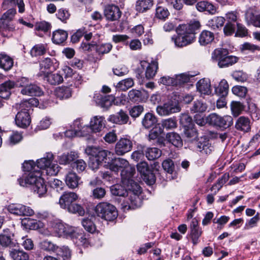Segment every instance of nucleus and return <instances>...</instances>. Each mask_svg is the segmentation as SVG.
Returning a JSON list of instances; mask_svg holds the SVG:
<instances>
[{"mask_svg": "<svg viewBox=\"0 0 260 260\" xmlns=\"http://www.w3.org/2000/svg\"><path fill=\"white\" fill-rule=\"evenodd\" d=\"M24 173L17 179L21 186H32V189L39 197H44L47 191V185L41 177L42 171L35 167L34 161H25L22 164Z\"/></svg>", "mask_w": 260, "mask_h": 260, "instance_id": "obj_1", "label": "nucleus"}, {"mask_svg": "<svg viewBox=\"0 0 260 260\" xmlns=\"http://www.w3.org/2000/svg\"><path fill=\"white\" fill-rule=\"evenodd\" d=\"M109 168L115 173L121 172V182L126 184L129 189L135 191L136 194L140 192V185L133 179L135 168L130 166L127 160L122 158H115L110 164Z\"/></svg>", "mask_w": 260, "mask_h": 260, "instance_id": "obj_2", "label": "nucleus"}, {"mask_svg": "<svg viewBox=\"0 0 260 260\" xmlns=\"http://www.w3.org/2000/svg\"><path fill=\"white\" fill-rule=\"evenodd\" d=\"M176 31L177 35L172 36L171 39L176 47L181 48L192 43L195 39V20L179 24Z\"/></svg>", "mask_w": 260, "mask_h": 260, "instance_id": "obj_3", "label": "nucleus"}, {"mask_svg": "<svg viewBox=\"0 0 260 260\" xmlns=\"http://www.w3.org/2000/svg\"><path fill=\"white\" fill-rule=\"evenodd\" d=\"M122 183L124 186H125L126 188L118 184L113 185L110 188L111 193L115 196H128L129 201V203H128V207L129 209H134L140 207L141 206L142 202L139 197V195L142 192L141 187L140 186V192L136 194L135 191L129 189L126 184H124L122 182Z\"/></svg>", "mask_w": 260, "mask_h": 260, "instance_id": "obj_4", "label": "nucleus"}, {"mask_svg": "<svg viewBox=\"0 0 260 260\" xmlns=\"http://www.w3.org/2000/svg\"><path fill=\"white\" fill-rule=\"evenodd\" d=\"M38 103L39 101L37 99L30 98L19 104V109L20 111L17 113L15 119L16 124L18 126L24 128L30 124L31 118L29 111L31 106H37Z\"/></svg>", "mask_w": 260, "mask_h": 260, "instance_id": "obj_5", "label": "nucleus"}, {"mask_svg": "<svg viewBox=\"0 0 260 260\" xmlns=\"http://www.w3.org/2000/svg\"><path fill=\"white\" fill-rule=\"evenodd\" d=\"M85 153L91 156L89 167L94 170L99 169L100 166L107 159L108 154L110 152L99 147L88 146L85 149Z\"/></svg>", "mask_w": 260, "mask_h": 260, "instance_id": "obj_6", "label": "nucleus"}, {"mask_svg": "<svg viewBox=\"0 0 260 260\" xmlns=\"http://www.w3.org/2000/svg\"><path fill=\"white\" fill-rule=\"evenodd\" d=\"M229 51L226 49H216L212 53V57L218 61L220 68L232 66L238 61L239 58L235 56L228 55Z\"/></svg>", "mask_w": 260, "mask_h": 260, "instance_id": "obj_7", "label": "nucleus"}, {"mask_svg": "<svg viewBox=\"0 0 260 260\" xmlns=\"http://www.w3.org/2000/svg\"><path fill=\"white\" fill-rule=\"evenodd\" d=\"M95 211L97 215L107 221H113L118 216L116 208L108 202H101L95 207Z\"/></svg>", "mask_w": 260, "mask_h": 260, "instance_id": "obj_8", "label": "nucleus"}, {"mask_svg": "<svg viewBox=\"0 0 260 260\" xmlns=\"http://www.w3.org/2000/svg\"><path fill=\"white\" fill-rule=\"evenodd\" d=\"M195 75H190L188 73H184L176 75L175 77H162L160 79L161 83L166 85L181 86L184 84L191 82L190 78Z\"/></svg>", "mask_w": 260, "mask_h": 260, "instance_id": "obj_9", "label": "nucleus"}, {"mask_svg": "<svg viewBox=\"0 0 260 260\" xmlns=\"http://www.w3.org/2000/svg\"><path fill=\"white\" fill-rule=\"evenodd\" d=\"M209 124L219 127L220 128H227L233 123V119L230 115L221 116L216 113H212L208 116Z\"/></svg>", "mask_w": 260, "mask_h": 260, "instance_id": "obj_10", "label": "nucleus"}, {"mask_svg": "<svg viewBox=\"0 0 260 260\" xmlns=\"http://www.w3.org/2000/svg\"><path fill=\"white\" fill-rule=\"evenodd\" d=\"M156 110L159 115L164 116L179 112L180 107L178 101L169 100L162 105L158 106Z\"/></svg>", "mask_w": 260, "mask_h": 260, "instance_id": "obj_11", "label": "nucleus"}, {"mask_svg": "<svg viewBox=\"0 0 260 260\" xmlns=\"http://www.w3.org/2000/svg\"><path fill=\"white\" fill-rule=\"evenodd\" d=\"M80 47L84 51L91 52L95 51L99 54H104L108 53L112 49V45L110 43L98 45L94 43L82 42Z\"/></svg>", "mask_w": 260, "mask_h": 260, "instance_id": "obj_12", "label": "nucleus"}, {"mask_svg": "<svg viewBox=\"0 0 260 260\" xmlns=\"http://www.w3.org/2000/svg\"><path fill=\"white\" fill-rule=\"evenodd\" d=\"M180 123L184 128V133L186 138L192 139L195 135V129L192 118L188 114H182Z\"/></svg>", "mask_w": 260, "mask_h": 260, "instance_id": "obj_13", "label": "nucleus"}, {"mask_svg": "<svg viewBox=\"0 0 260 260\" xmlns=\"http://www.w3.org/2000/svg\"><path fill=\"white\" fill-rule=\"evenodd\" d=\"M133 146V141L130 138H121L115 144V153L117 155H123L132 150Z\"/></svg>", "mask_w": 260, "mask_h": 260, "instance_id": "obj_14", "label": "nucleus"}, {"mask_svg": "<svg viewBox=\"0 0 260 260\" xmlns=\"http://www.w3.org/2000/svg\"><path fill=\"white\" fill-rule=\"evenodd\" d=\"M7 209L11 214L19 216H30L34 214V211L30 207L20 204H11Z\"/></svg>", "mask_w": 260, "mask_h": 260, "instance_id": "obj_15", "label": "nucleus"}, {"mask_svg": "<svg viewBox=\"0 0 260 260\" xmlns=\"http://www.w3.org/2000/svg\"><path fill=\"white\" fill-rule=\"evenodd\" d=\"M104 13L106 19L110 21L118 20L122 14L119 7L114 4L106 6Z\"/></svg>", "mask_w": 260, "mask_h": 260, "instance_id": "obj_16", "label": "nucleus"}, {"mask_svg": "<svg viewBox=\"0 0 260 260\" xmlns=\"http://www.w3.org/2000/svg\"><path fill=\"white\" fill-rule=\"evenodd\" d=\"M59 66V62L55 58L47 57L42 60L40 62V75H45L49 71L56 70Z\"/></svg>", "mask_w": 260, "mask_h": 260, "instance_id": "obj_17", "label": "nucleus"}, {"mask_svg": "<svg viewBox=\"0 0 260 260\" xmlns=\"http://www.w3.org/2000/svg\"><path fill=\"white\" fill-rule=\"evenodd\" d=\"M137 170L143 177V179L147 181L149 184H153L155 181L154 174L149 169L147 163L142 161L137 164Z\"/></svg>", "mask_w": 260, "mask_h": 260, "instance_id": "obj_18", "label": "nucleus"}, {"mask_svg": "<svg viewBox=\"0 0 260 260\" xmlns=\"http://www.w3.org/2000/svg\"><path fill=\"white\" fill-rule=\"evenodd\" d=\"M14 234L9 229H6L0 234V245L4 247H15L17 243L14 238Z\"/></svg>", "mask_w": 260, "mask_h": 260, "instance_id": "obj_19", "label": "nucleus"}, {"mask_svg": "<svg viewBox=\"0 0 260 260\" xmlns=\"http://www.w3.org/2000/svg\"><path fill=\"white\" fill-rule=\"evenodd\" d=\"M108 120L113 123L117 124H125L127 123H131L129 122V116L125 112L122 110H120L115 114L111 115L108 118Z\"/></svg>", "mask_w": 260, "mask_h": 260, "instance_id": "obj_20", "label": "nucleus"}, {"mask_svg": "<svg viewBox=\"0 0 260 260\" xmlns=\"http://www.w3.org/2000/svg\"><path fill=\"white\" fill-rule=\"evenodd\" d=\"M77 195L73 192H65L60 197L59 204L64 209L68 208L77 200Z\"/></svg>", "mask_w": 260, "mask_h": 260, "instance_id": "obj_21", "label": "nucleus"}, {"mask_svg": "<svg viewBox=\"0 0 260 260\" xmlns=\"http://www.w3.org/2000/svg\"><path fill=\"white\" fill-rule=\"evenodd\" d=\"M16 87L15 82L10 80L6 81L0 85V97L7 99L11 94V90Z\"/></svg>", "mask_w": 260, "mask_h": 260, "instance_id": "obj_22", "label": "nucleus"}, {"mask_svg": "<svg viewBox=\"0 0 260 260\" xmlns=\"http://www.w3.org/2000/svg\"><path fill=\"white\" fill-rule=\"evenodd\" d=\"M106 125V120L103 116H95L92 118L90 121L89 128L93 133L101 132Z\"/></svg>", "mask_w": 260, "mask_h": 260, "instance_id": "obj_23", "label": "nucleus"}, {"mask_svg": "<svg viewBox=\"0 0 260 260\" xmlns=\"http://www.w3.org/2000/svg\"><path fill=\"white\" fill-rule=\"evenodd\" d=\"M140 64L143 69L146 68L145 72V76L146 78H153V77L155 75L158 69L157 62L152 61L151 63H148L146 61L143 60L141 61Z\"/></svg>", "mask_w": 260, "mask_h": 260, "instance_id": "obj_24", "label": "nucleus"}, {"mask_svg": "<svg viewBox=\"0 0 260 260\" xmlns=\"http://www.w3.org/2000/svg\"><path fill=\"white\" fill-rule=\"evenodd\" d=\"M196 89L201 95H209L211 92L210 80L202 78L196 83Z\"/></svg>", "mask_w": 260, "mask_h": 260, "instance_id": "obj_25", "label": "nucleus"}, {"mask_svg": "<svg viewBox=\"0 0 260 260\" xmlns=\"http://www.w3.org/2000/svg\"><path fill=\"white\" fill-rule=\"evenodd\" d=\"M16 30V26L13 21H0V34L4 37H10Z\"/></svg>", "mask_w": 260, "mask_h": 260, "instance_id": "obj_26", "label": "nucleus"}, {"mask_svg": "<svg viewBox=\"0 0 260 260\" xmlns=\"http://www.w3.org/2000/svg\"><path fill=\"white\" fill-rule=\"evenodd\" d=\"M235 128L237 130L243 133L249 132L251 129L250 119L247 117L240 116L236 122Z\"/></svg>", "mask_w": 260, "mask_h": 260, "instance_id": "obj_27", "label": "nucleus"}, {"mask_svg": "<svg viewBox=\"0 0 260 260\" xmlns=\"http://www.w3.org/2000/svg\"><path fill=\"white\" fill-rule=\"evenodd\" d=\"M14 64L13 59L4 52L0 53V68L5 71L10 70Z\"/></svg>", "mask_w": 260, "mask_h": 260, "instance_id": "obj_28", "label": "nucleus"}, {"mask_svg": "<svg viewBox=\"0 0 260 260\" xmlns=\"http://www.w3.org/2000/svg\"><path fill=\"white\" fill-rule=\"evenodd\" d=\"M21 93L29 96H40L43 93L40 87L31 83L26 87L22 88Z\"/></svg>", "mask_w": 260, "mask_h": 260, "instance_id": "obj_29", "label": "nucleus"}, {"mask_svg": "<svg viewBox=\"0 0 260 260\" xmlns=\"http://www.w3.org/2000/svg\"><path fill=\"white\" fill-rule=\"evenodd\" d=\"M66 183L67 186L71 189H74L80 184V178L73 172H69L66 176Z\"/></svg>", "mask_w": 260, "mask_h": 260, "instance_id": "obj_30", "label": "nucleus"}, {"mask_svg": "<svg viewBox=\"0 0 260 260\" xmlns=\"http://www.w3.org/2000/svg\"><path fill=\"white\" fill-rule=\"evenodd\" d=\"M54 159V156L51 153H47L46 156L41 158L37 161V164H35L36 168L40 170H46L47 167L51 165V161Z\"/></svg>", "mask_w": 260, "mask_h": 260, "instance_id": "obj_31", "label": "nucleus"}, {"mask_svg": "<svg viewBox=\"0 0 260 260\" xmlns=\"http://www.w3.org/2000/svg\"><path fill=\"white\" fill-rule=\"evenodd\" d=\"M196 8L200 12L207 11L212 15L215 14L217 12L216 7L207 1L198 2L196 5Z\"/></svg>", "mask_w": 260, "mask_h": 260, "instance_id": "obj_32", "label": "nucleus"}, {"mask_svg": "<svg viewBox=\"0 0 260 260\" xmlns=\"http://www.w3.org/2000/svg\"><path fill=\"white\" fill-rule=\"evenodd\" d=\"M129 100L134 103L141 102L146 100L148 96H146L144 93L139 90L133 89L128 93Z\"/></svg>", "mask_w": 260, "mask_h": 260, "instance_id": "obj_33", "label": "nucleus"}, {"mask_svg": "<svg viewBox=\"0 0 260 260\" xmlns=\"http://www.w3.org/2000/svg\"><path fill=\"white\" fill-rule=\"evenodd\" d=\"M157 122L156 116L153 114L148 112L142 119V124L145 128L149 129L155 126Z\"/></svg>", "mask_w": 260, "mask_h": 260, "instance_id": "obj_34", "label": "nucleus"}, {"mask_svg": "<svg viewBox=\"0 0 260 260\" xmlns=\"http://www.w3.org/2000/svg\"><path fill=\"white\" fill-rule=\"evenodd\" d=\"M68 32L63 30L58 29L53 32L52 40L53 43L56 44H61L67 39Z\"/></svg>", "mask_w": 260, "mask_h": 260, "instance_id": "obj_35", "label": "nucleus"}, {"mask_svg": "<svg viewBox=\"0 0 260 260\" xmlns=\"http://www.w3.org/2000/svg\"><path fill=\"white\" fill-rule=\"evenodd\" d=\"M166 139L176 147H181L183 145L182 140L179 134L175 132L168 133L166 135Z\"/></svg>", "mask_w": 260, "mask_h": 260, "instance_id": "obj_36", "label": "nucleus"}, {"mask_svg": "<svg viewBox=\"0 0 260 260\" xmlns=\"http://www.w3.org/2000/svg\"><path fill=\"white\" fill-rule=\"evenodd\" d=\"M79 156L75 151H71L67 154H63L60 156L59 161L60 164L66 165L76 160Z\"/></svg>", "mask_w": 260, "mask_h": 260, "instance_id": "obj_37", "label": "nucleus"}, {"mask_svg": "<svg viewBox=\"0 0 260 260\" xmlns=\"http://www.w3.org/2000/svg\"><path fill=\"white\" fill-rule=\"evenodd\" d=\"M215 92L219 96H226L229 92V84L225 79L219 83L218 86L215 87Z\"/></svg>", "mask_w": 260, "mask_h": 260, "instance_id": "obj_38", "label": "nucleus"}, {"mask_svg": "<svg viewBox=\"0 0 260 260\" xmlns=\"http://www.w3.org/2000/svg\"><path fill=\"white\" fill-rule=\"evenodd\" d=\"M44 75V79L51 85H57L63 82V77L59 73L46 74Z\"/></svg>", "mask_w": 260, "mask_h": 260, "instance_id": "obj_39", "label": "nucleus"}, {"mask_svg": "<svg viewBox=\"0 0 260 260\" xmlns=\"http://www.w3.org/2000/svg\"><path fill=\"white\" fill-rule=\"evenodd\" d=\"M10 256L13 260H28V253L23 250L13 249L10 251Z\"/></svg>", "mask_w": 260, "mask_h": 260, "instance_id": "obj_40", "label": "nucleus"}, {"mask_svg": "<svg viewBox=\"0 0 260 260\" xmlns=\"http://www.w3.org/2000/svg\"><path fill=\"white\" fill-rule=\"evenodd\" d=\"M153 5L152 0H138L136 4V10L143 13L150 9Z\"/></svg>", "mask_w": 260, "mask_h": 260, "instance_id": "obj_41", "label": "nucleus"}, {"mask_svg": "<svg viewBox=\"0 0 260 260\" xmlns=\"http://www.w3.org/2000/svg\"><path fill=\"white\" fill-rule=\"evenodd\" d=\"M47 50V45L44 44H39L35 45L30 50V55L31 56H38L43 55L46 52Z\"/></svg>", "mask_w": 260, "mask_h": 260, "instance_id": "obj_42", "label": "nucleus"}, {"mask_svg": "<svg viewBox=\"0 0 260 260\" xmlns=\"http://www.w3.org/2000/svg\"><path fill=\"white\" fill-rule=\"evenodd\" d=\"M214 39V35L212 32L205 30L201 34L199 42L202 45H206L211 43Z\"/></svg>", "mask_w": 260, "mask_h": 260, "instance_id": "obj_43", "label": "nucleus"}, {"mask_svg": "<svg viewBox=\"0 0 260 260\" xmlns=\"http://www.w3.org/2000/svg\"><path fill=\"white\" fill-rule=\"evenodd\" d=\"M56 95L60 100L67 99L72 95L71 89L69 87H59L55 91Z\"/></svg>", "mask_w": 260, "mask_h": 260, "instance_id": "obj_44", "label": "nucleus"}, {"mask_svg": "<svg viewBox=\"0 0 260 260\" xmlns=\"http://www.w3.org/2000/svg\"><path fill=\"white\" fill-rule=\"evenodd\" d=\"M161 151L157 148H148L145 151V155L148 160H153L161 155Z\"/></svg>", "mask_w": 260, "mask_h": 260, "instance_id": "obj_45", "label": "nucleus"}, {"mask_svg": "<svg viewBox=\"0 0 260 260\" xmlns=\"http://www.w3.org/2000/svg\"><path fill=\"white\" fill-rule=\"evenodd\" d=\"M170 15V12L167 8L158 6L155 10V17L159 20L165 21Z\"/></svg>", "mask_w": 260, "mask_h": 260, "instance_id": "obj_46", "label": "nucleus"}, {"mask_svg": "<svg viewBox=\"0 0 260 260\" xmlns=\"http://www.w3.org/2000/svg\"><path fill=\"white\" fill-rule=\"evenodd\" d=\"M134 81L133 79L128 78L119 81L117 85V88L122 91H126L133 86Z\"/></svg>", "mask_w": 260, "mask_h": 260, "instance_id": "obj_47", "label": "nucleus"}, {"mask_svg": "<svg viewBox=\"0 0 260 260\" xmlns=\"http://www.w3.org/2000/svg\"><path fill=\"white\" fill-rule=\"evenodd\" d=\"M177 121L176 118L174 117L166 119L161 121V126L167 130L172 129L177 127Z\"/></svg>", "mask_w": 260, "mask_h": 260, "instance_id": "obj_48", "label": "nucleus"}, {"mask_svg": "<svg viewBox=\"0 0 260 260\" xmlns=\"http://www.w3.org/2000/svg\"><path fill=\"white\" fill-rule=\"evenodd\" d=\"M16 13L17 11L15 8L9 9L2 15L0 18V21H13Z\"/></svg>", "mask_w": 260, "mask_h": 260, "instance_id": "obj_49", "label": "nucleus"}, {"mask_svg": "<svg viewBox=\"0 0 260 260\" xmlns=\"http://www.w3.org/2000/svg\"><path fill=\"white\" fill-rule=\"evenodd\" d=\"M58 246L48 240H44L40 243L41 248L49 252L55 253Z\"/></svg>", "mask_w": 260, "mask_h": 260, "instance_id": "obj_50", "label": "nucleus"}, {"mask_svg": "<svg viewBox=\"0 0 260 260\" xmlns=\"http://www.w3.org/2000/svg\"><path fill=\"white\" fill-rule=\"evenodd\" d=\"M58 256L61 257L63 259H68L71 257V251L67 246H57L55 253Z\"/></svg>", "mask_w": 260, "mask_h": 260, "instance_id": "obj_51", "label": "nucleus"}, {"mask_svg": "<svg viewBox=\"0 0 260 260\" xmlns=\"http://www.w3.org/2000/svg\"><path fill=\"white\" fill-rule=\"evenodd\" d=\"M244 108V106L239 102L233 101L231 104L232 112L235 117L239 116Z\"/></svg>", "mask_w": 260, "mask_h": 260, "instance_id": "obj_52", "label": "nucleus"}, {"mask_svg": "<svg viewBox=\"0 0 260 260\" xmlns=\"http://www.w3.org/2000/svg\"><path fill=\"white\" fill-rule=\"evenodd\" d=\"M23 224H24L26 228L29 230H37L40 228V223L36 219L30 218H25L22 221Z\"/></svg>", "mask_w": 260, "mask_h": 260, "instance_id": "obj_53", "label": "nucleus"}, {"mask_svg": "<svg viewBox=\"0 0 260 260\" xmlns=\"http://www.w3.org/2000/svg\"><path fill=\"white\" fill-rule=\"evenodd\" d=\"M113 99L111 95H101L99 103L102 107L108 109L112 105Z\"/></svg>", "mask_w": 260, "mask_h": 260, "instance_id": "obj_54", "label": "nucleus"}, {"mask_svg": "<svg viewBox=\"0 0 260 260\" xmlns=\"http://www.w3.org/2000/svg\"><path fill=\"white\" fill-rule=\"evenodd\" d=\"M82 224L84 229L89 233H93L96 230L95 225L91 219H83Z\"/></svg>", "mask_w": 260, "mask_h": 260, "instance_id": "obj_55", "label": "nucleus"}, {"mask_svg": "<svg viewBox=\"0 0 260 260\" xmlns=\"http://www.w3.org/2000/svg\"><path fill=\"white\" fill-rule=\"evenodd\" d=\"M225 19L223 17H215L210 21V24L213 29H216L223 26Z\"/></svg>", "mask_w": 260, "mask_h": 260, "instance_id": "obj_56", "label": "nucleus"}, {"mask_svg": "<svg viewBox=\"0 0 260 260\" xmlns=\"http://www.w3.org/2000/svg\"><path fill=\"white\" fill-rule=\"evenodd\" d=\"M66 209L69 212L72 213H78L80 216L83 215L85 213L83 208L80 205L75 203H73Z\"/></svg>", "mask_w": 260, "mask_h": 260, "instance_id": "obj_57", "label": "nucleus"}, {"mask_svg": "<svg viewBox=\"0 0 260 260\" xmlns=\"http://www.w3.org/2000/svg\"><path fill=\"white\" fill-rule=\"evenodd\" d=\"M73 169H76L78 173L82 172L86 168V164L83 159H77L71 164Z\"/></svg>", "mask_w": 260, "mask_h": 260, "instance_id": "obj_58", "label": "nucleus"}, {"mask_svg": "<svg viewBox=\"0 0 260 260\" xmlns=\"http://www.w3.org/2000/svg\"><path fill=\"white\" fill-rule=\"evenodd\" d=\"M71 127L74 129L77 130V131H78V133L80 134V136H82L86 135V134H84L83 133V132L84 131V129L89 128V127L88 126H83L82 123H81L80 119L75 120L74 121L73 125L71 126Z\"/></svg>", "mask_w": 260, "mask_h": 260, "instance_id": "obj_59", "label": "nucleus"}, {"mask_svg": "<svg viewBox=\"0 0 260 260\" xmlns=\"http://www.w3.org/2000/svg\"><path fill=\"white\" fill-rule=\"evenodd\" d=\"M35 29L38 31H42L44 32H48L51 29V24L46 21L37 22L35 25Z\"/></svg>", "mask_w": 260, "mask_h": 260, "instance_id": "obj_60", "label": "nucleus"}, {"mask_svg": "<svg viewBox=\"0 0 260 260\" xmlns=\"http://www.w3.org/2000/svg\"><path fill=\"white\" fill-rule=\"evenodd\" d=\"M232 90L234 94L241 98L245 97L247 92V89L245 87L238 85L233 87Z\"/></svg>", "mask_w": 260, "mask_h": 260, "instance_id": "obj_61", "label": "nucleus"}, {"mask_svg": "<svg viewBox=\"0 0 260 260\" xmlns=\"http://www.w3.org/2000/svg\"><path fill=\"white\" fill-rule=\"evenodd\" d=\"M22 139V135L17 132H13L9 137V142L11 145H15L20 142Z\"/></svg>", "mask_w": 260, "mask_h": 260, "instance_id": "obj_62", "label": "nucleus"}, {"mask_svg": "<svg viewBox=\"0 0 260 260\" xmlns=\"http://www.w3.org/2000/svg\"><path fill=\"white\" fill-rule=\"evenodd\" d=\"M144 111V107L141 105L135 106L129 109V113L132 117L136 118L139 117Z\"/></svg>", "mask_w": 260, "mask_h": 260, "instance_id": "obj_63", "label": "nucleus"}, {"mask_svg": "<svg viewBox=\"0 0 260 260\" xmlns=\"http://www.w3.org/2000/svg\"><path fill=\"white\" fill-rule=\"evenodd\" d=\"M45 171L47 175L55 176L59 171V167L57 164L52 163V161H51V165L47 167Z\"/></svg>", "mask_w": 260, "mask_h": 260, "instance_id": "obj_64", "label": "nucleus"}]
</instances>
